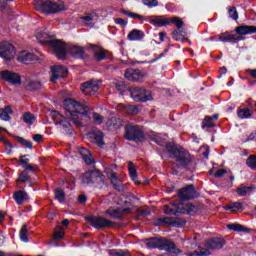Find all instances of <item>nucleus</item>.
<instances>
[{
  "label": "nucleus",
  "instance_id": "15",
  "mask_svg": "<svg viewBox=\"0 0 256 256\" xmlns=\"http://www.w3.org/2000/svg\"><path fill=\"white\" fill-rule=\"evenodd\" d=\"M178 197L181 201H189V199H195L197 197V191L193 185H189L178 192Z\"/></svg>",
  "mask_w": 256,
  "mask_h": 256
},
{
  "label": "nucleus",
  "instance_id": "18",
  "mask_svg": "<svg viewBox=\"0 0 256 256\" xmlns=\"http://www.w3.org/2000/svg\"><path fill=\"white\" fill-rule=\"evenodd\" d=\"M215 39L222 41V43H239V41H243V37L237 34H229L228 32L215 36Z\"/></svg>",
  "mask_w": 256,
  "mask_h": 256
},
{
  "label": "nucleus",
  "instance_id": "36",
  "mask_svg": "<svg viewBox=\"0 0 256 256\" xmlns=\"http://www.w3.org/2000/svg\"><path fill=\"white\" fill-rule=\"evenodd\" d=\"M253 113H255V111L249 108H239L237 112L239 119H249L250 117H253Z\"/></svg>",
  "mask_w": 256,
  "mask_h": 256
},
{
  "label": "nucleus",
  "instance_id": "23",
  "mask_svg": "<svg viewBox=\"0 0 256 256\" xmlns=\"http://www.w3.org/2000/svg\"><path fill=\"white\" fill-rule=\"evenodd\" d=\"M92 51L94 53V57L97 61H103V59H106L107 52L105 49L99 46L91 45Z\"/></svg>",
  "mask_w": 256,
  "mask_h": 256
},
{
  "label": "nucleus",
  "instance_id": "10",
  "mask_svg": "<svg viewBox=\"0 0 256 256\" xmlns=\"http://www.w3.org/2000/svg\"><path fill=\"white\" fill-rule=\"evenodd\" d=\"M117 165L112 164L108 167H105L104 173L107 175L108 179H110L112 185H114L115 189H118L121 187V180L119 179V176L117 175Z\"/></svg>",
  "mask_w": 256,
  "mask_h": 256
},
{
  "label": "nucleus",
  "instance_id": "49",
  "mask_svg": "<svg viewBox=\"0 0 256 256\" xmlns=\"http://www.w3.org/2000/svg\"><path fill=\"white\" fill-rule=\"evenodd\" d=\"M92 119L95 125H101V123H103V116H101L99 113H94L92 115Z\"/></svg>",
  "mask_w": 256,
  "mask_h": 256
},
{
  "label": "nucleus",
  "instance_id": "25",
  "mask_svg": "<svg viewBox=\"0 0 256 256\" xmlns=\"http://www.w3.org/2000/svg\"><path fill=\"white\" fill-rule=\"evenodd\" d=\"M24 85H25L26 89H28L29 91H35V90L41 88V82H39L33 78H26Z\"/></svg>",
  "mask_w": 256,
  "mask_h": 256
},
{
  "label": "nucleus",
  "instance_id": "11",
  "mask_svg": "<svg viewBox=\"0 0 256 256\" xmlns=\"http://www.w3.org/2000/svg\"><path fill=\"white\" fill-rule=\"evenodd\" d=\"M86 221H88L92 227H95V229H105V227H111V225H113V222L106 218L97 216H88L86 217Z\"/></svg>",
  "mask_w": 256,
  "mask_h": 256
},
{
  "label": "nucleus",
  "instance_id": "46",
  "mask_svg": "<svg viewBox=\"0 0 256 256\" xmlns=\"http://www.w3.org/2000/svg\"><path fill=\"white\" fill-rule=\"evenodd\" d=\"M18 143H20L21 145H24V147H26L27 149H33V143H31V141L26 140L24 138L18 137L17 138Z\"/></svg>",
  "mask_w": 256,
  "mask_h": 256
},
{
  "label": "nucleus",
  "instance_id": "48",
  "mask_svg": "<svg viewBox=\"0 0 256 256\" xmlns=\"http://www.w3.org/2000/svg\"><path fill=\"white\" fill-rule=\"evenodd\" d=\"M142 3L146 7H157L159 5V0H142Z\"/></svg>",
  "mask_w": 256,
  "mask_h": 256
},
{
  "label": "nucleus",
  "instance_id": "30",
  "mask_svg": "<svg viewBox=\"0 0 256 256\" xmlns=\"http://www.w3.org/2000/svg\"><path fill=\"white\" fill-rule=\"evenodd\" d=\"M79 153L84 159L86 165H92V163H95V160L93 159V156L91 155V152L89 150L85 148H80Z\"/></svg>",
  "mask_w": 256,
  "mask_h": 256
},
{
  "label": "nucleus",
  "instance_id": "1",
  "mask_svg": "<svg viewBox=\"0 0 256 256\" xmlns=\"http://www.w3.org/2000/svg\"><path fill=\"white\" fill-rule=\"evenodd\" d=\"M35 37L39 43L50 47L52 53L58 59H65L67 57V44L61 40L53 39L55 35L50 34L49 31L40 28L36 31Z\"/></svg>",
  "mask_w": 256,
  "mask_h": 256
},
{
  "label": "nucleus",
  "instance_id": "5",
  "mask_svg": "<svg viewBox=\"0 0 256 256\" xmlns=\"http://www.w3.org/2000/svg\"><path fill=\"white\" fill-rule=\"evenodd\" d=\"M185 212L189 213V215H193V213H197V207L191 203H186L185 205L172 203L164 206V213H166V215H177V213Z\"/></svg>",
  "mask_w": 256,
  "mask_h": 256
},
{
  "label": "nucleus",
  "instance_id": "59",
  "mask_svg": "<svg viewBox=\"0 0 256 256\" xmlns=\"http://www.w3.org/2000/svg\"><path fill=\"white\" fill-rule=\"evenodd\" d=\"M94 17H95V16H94L93 14H89V15H86V16L82 17V19H83L84 21H87V22L89 23V22L93 21V18H94Z\"/></svg>",
  "mask_w": 256,
  "mask_h": 256
},
{
  "label": "nucleus",
  "instance_id": "22",
  "mask_svg": "<svg viewBox=\"0 0 256 256\" xmlns=\"http://www.w3.org/2000/svg\"><path fill=\"white\" fill-rule=\"evenodd\" d=\"M125 79L128 81H141L143 79V74H141V70L128 69L124 74Z\"/></svg>",
  "mask_w": 256,
  "mask_h": 256
},
{
  "label": "nucleus",
  "instance_id": "3",
  "mask_svg": "<svg viewBox=\"0 0 256 256\" xmlns=\"http://www.w3.org/2000/svg\"><path fill=\"white\" fill-rule=\"evenodd\" d=\"M148 249H160L161 251H169L170 253H181V250L175 246V243L161 238H150L146 241Z\"/></svg>",
  "mask_w": 256,
  "mask_h": 256
},
{
  "label": "nucleus",
  "instance_id": "38",
  "mask_svg": "<svg viewBox=\"0 0 256 256\" xmlns=\"http://www.w3.org/2000/svg\"><path fill=\"white\" fill-rule=\"evenodd\" d=\"M20 240L23 243H29V230H27V225H23L19 232Z\"/></svg>",
  "mask_w": 256,
  "mask_h": 256
},
{
  "label": "nucleus",
  "instance_id": "56",
  "mask_svg": "<svg viewBox=\"0 0 256 256\" xmlns=\"http://www.w3.org/2000/svg\"><path fill=\"white\" fill-rule=\"evenodd\" d=\"M25 171H37V165L28 164L24 166Z\"/></svg>",
  "mask_w": 256,
  "mask_h": 256
},
{
  "label": "nucleus",
  "instance_id": "8",
  "mask_svg": "<svg viewBox=\"0 0 256 256\" xmlns=\"http://www.w3.org/2000/svg\"><path fill=\"white\" fill-rule=\"evenodd\" d=\"M130 97H132L134 101H143L144 103L153 101V94L145 88H131Z\"/></svg>",
  "mask_w": 256,
  "mask_h": 256
},
{
  "label": "nucleus",
  "instance_id": "61",
  "mask_svg": "<svg viewBox=\"0 0 256 256\" xmlns=\"http://www.w3.org/2000/svg\"><path fill=\"white\" fill-rule=\"evenodd\" d=\"M130 17L132 19H143V15H139V14L133 13V12H131Z\"/></svg>",
  "mask_w": 256,
  "mask_h": 256
},
{
  "label": "nucleus",
  "instance_id": "26",
  "mask_svg": "<svg viewBox=\"0 0 256 256\" xmlns=\"http://www.w3.org/2000/svg\"><path fill=\"white\" fill-rule=\"evenodd\" d=\"M145 37V33L139 29H133L129 32L127 38L129 41H141Z\"/></svg>",
  "mask_w": 256,
  "mask_h": 256
},
{
  "label": "nucleus",
  "instance_id": "34",
  "mask_svg": "<svg viewBox=\"0 0 256 256\" xmlns=\"http://www.w3.org/2000/svg\"><path fill=\"white\" fill-rule=\"evenodd\" d=\"M31 182V174H29V171L27 170H23L22 172H20V174L18 175V178L16 179V183H29Z\"/></svg>",
  "mask_w": 256,
  "mask_h": 256
},
{
  "label": "nucleus",
  "instance_id": "47",
  "mask_svg": "<svg viewBox=\"0 0 256 256\" xmlns=\"http://www.w3.org/2000/svg\"><path fill=\"white\" fill-rule=\"evenodd\" d=\"M94 143H96L98 147H103V133H99L94 136Z\"/></svg>",
  "mask_w": 256,
  "mask_h": 256
},
{
  "label": "nucleus",
  "instance_id": "63",
  "mask_svg": "<svg viewBox=\"0 0 256 256\" xmlns=\"http://www.w3.org/2000/svg\"><path fill=\"white\" fill-rule=\"evenodd\" d=\"M247 73H249L250 76L256 79V69H248Z\"/></svg>",
  "mask_w": 256,
  "mask_h": 256
},
{
  "label": "nucleus",
  "instance_id": "31",
  "mask_svg": "<svg viewBox=\"0 0 256 256\" xmlns=\"http://www.w3.org/2000/svg\"><path fill=\"white\" fill-rule=\"evenodd\" d=\"M13 114V109L11 106H6L4 109L0 108V119L2 121H11V116Z\"/></svg>",
  "mask_w": 256,
  "mask_h": 256
},
{
  "label": "nucleus",
  "instance_id": "27",
  "mask_svg": "<svg viewBox=\"0 0 256 256\" xmlns=\"http://www.w3.org/2000/svg\"><path fill=\"white\" fill-rule=\"evenodd\" d=\"M223 245H225V240L221 238H213L207 243L209 249H222Z\"/></svg>",
  "mask_w": 256,
  "mask_h": 256
},
{
  "label": "nucleus",
  "instance_id": "40",
  "mask_svg": "<svg viewBox=\"0 0 256 256\" xmlns=\"http://www.w3.org/2000/svg\"><path fill=\"white\" fill-rule=\"evenodd\" d=\"M183 31L181 30H174L172 33V37L175 41H181L182 43H184L185 38L183 37Z\"/></svg>",
  "mask_w": 256,
  "mask_h": 256
},
{
  "label": "nucleus",
  "instance_id": "43",
  "mask_svg": "<svg viewBox=\"0 0 256 256\" xmlns=\"http://www.w3.org/2000/svg\"><path fill=\"white\" fill-rule=\"evenodd\" d=\"M54 193H55V198L60 203H63V201H65V192L62 189H56Z\"/></svg>",
  "mask_w": 256,
  "mask_h": 256
},
{
  "label": "nucleus",
  "instance_id": "35",
  "mask_svg": "<svg viewBox=\"0 0 256 256\" xmlns=\"http://www.w3.org/2000/svg\"><path fill=\"white\" fill-rule=\"evenodd\" d=\"M253 191H255V187H251V186H240L239 188L236 189V193L240 196V197H245V195H251V193H253Z\"/></svg>",
  "mask_w": 256,
  "mask_h": 256
},
{
  "label": "nucleus",
  "instance_id": "6",
  "mask_svg": "<svg viewBox=\"0 0 256 256\" xmlns=\"http://www.w3.org/2000/svg\"><path fill=\"white\" fill-rule=\"evenodd\" d=\"M84 185H94V187L101 188L105 185V176L99 170L88 171L82 178Z\"/></svg>",
  "mask_w": 256,
  "mask_h": 256
},
{
  "label": "nucleus",
  "instance_id": "51",
  "mask_svg": "<svg viewBox=\"0 0 256 256\" xmlns=\"http://www.w3.org/2000/svg\"><path fill=\"white\" fill-rule=\"evenodd\" d=\"M114 23H116V25H120V27H122V29H125L127 27L128 21L123 18H116L114 20Z\"/></svg>",
  "mask_w": 256,
  "mask_h": 256
},
{
  "label": "nucleus",
  "instance_id": "44",
  "mask_svg": "<svg viewBox=\"0 0 256 256\" xmlns=\"http://www.w3.org/2000/svg\"><path fill=\"white\" fill-rule=\"evenodd\" d=\"M228 15L234 21H237V19H239V13H237V8L235 7H230L228 9Z\"/></svg>",
  "mask_w": 256,
  "mask_h": 256
},
{
  "label": "nucleus",
  "instance_id": "12",
  "mask_svg": "<svg viewBox=\"0 0 256 256\" xmlns=\"http://www.w3.org/2000/svg\"><path fill=\"white\" fill-rule=\"evenodd\" d=\"M0 57L6 61H11L15 57V47L9 42L0 43Z\"/></svg>",
  "mask_w": 256,
  "mask_h": 256
},
{
  "label": "nucleus",
  "instance_id": "37",
  "mask_svg": "<svg viewBox=\"0 0 256 256\" xmlns=\"http://www.w3.org/2000/svg\"><path fill=\"white\" fill-rule=\"evenodd\" d=\"M225 211H231L235 213L241 209H243V204L241 202H234L232 204L224 206Z\"/></svg>",
  "mask_w": 256,
  "mask_h": 256
},
{
  "label": "nucleus",
  "instance_id": "16",
  "mask_svg": "<svg viewBox=\"0 0 256 256\" xmlns=\"http://www.w3.org/2000/svg\"><path fill=\"white\" fill-rule=\"evenodd\" d=\"M100 87L101 84L98 81H88L82 84L81 91L84 95H95Z\"/></svg>",
  "mask_w": 256,
  "mask_h": 256
},
{
  "label": "nucleus",
  "instance_id": "64",
  "mask_svg": "<svg viewBox=\"0 0 256 256\" xmlns=\"http://www.w3.org/2000/svg\"><path fill=\"white\" fill-rule=\"evenodd\" d=\"M7 7V2L5 0H0V11H3Z\"/></svg>",
  "mask_w": 256,
  "mask_h": 256
},
{
  "label": "nucleus",
  "instance_id": "14",
  "mask_svg": "<svg viewBox=\"0 0 256 256\" xmlns=\"http://www.w3.org/2000/svg\"><path fill=\"white\" fill-rule=\"evenodd\" d=\"M51 117L55 123V125H60V127H63V129H69L71 127V121L69 118H66L62 114L59 113V111H52Z\"/></svg>",
  "mask_w": 256,
  "mask_h": 256
},
{
  "label": "nucleus",
  "instance_id": "58",
  "mask_svg": "<svg viewBox=\"0 0 256 256\" xmlns=\"http://www.w3.org/2000/svg\"><path fill=\"white\" fill-rule=\"evenodd\" d=\"M106 213L111 217H114V219L119 218V214L117 213L116 210H106Z\"/></svg>",
  "mask_w": 256,
  "mask_h": 256
},
{
  "label": "nucleus",
  "instance_id": "52",
  "mask_svg": "<svg viewBox=\"0 0 256 256\" xmlns=\"http://www.w3.org/2000/svg\"><path fill=\"white\" fill-rule=\"evenodd\" d=\"M63 235H65V232H63V228L62 227H58L55 230V239H63Z\"/></svg>",
  "mask_w": 256,
  "mask_h": 256
},
{
  "label": "nucleus",
  "instance_id": "29",
  "mask_svg": "<svg viewBox=\"0 0 256 256\" xmlns=\"http://www.w3.org/2000/svg\"><path fill=\"white\" fill-rule=\"evenodd\" d=\"M108 129H120L123 127V121L118 117H112L106 122Z\"/></svg>",
  "mask_w": 256,
  "mask_h": 256
},
{
  "label": "nucleus",
  "instance_id": "45",
  "mask_svg": "<svg viewBox=\"0 0 256 256\" xmlns=\"http://www.w3.org/2000/svg\"><path fill=\"white\" fill-rule=\"evenodd\" d=\"M205 127L207 128L215 127V123H213L212 117L208 116L204 119L202 128L205 129Z\"/></svg>",
  "mask_w": 256,
  "mask_h": 256
},
{
  "label": "nucleus",
  "instance_id": "55",
  "mask_svg": "<svg viewBox=\"0 0 256 256\" xmlns=\"http://www.w3.org/2000/svg\"><path fill=\"white\" fill-rule=\"evenodd\" d=\"M29 163V158H27V156H21L20 157V165H22L23 169L24 167H27V165Z\"/></svg>",
  "mask_w": 256,
  "mask_h": 256
},
{
  "label": "nucleus",
  "instance_id": "13",
  "mask_svg": "<svg viewBox=\"0 0 256 256\" xmlns=\"http://www.w3.org/2000/svg\"><path fill=\"white\" fill-rule=\"evenodd\" d=\"M0 77L11 85H21V75H19L18 73L4 70L0 72Z\"/></svg>",
  "mask_w": 256,
  "mask_h": 256
},
{
  "label": "nucleus",
  "instance_id": "42",
  "mask_svg": "<svg viewBox=\"0 0 256 256\" xmlns=\"http://www.w3.org/2000/svg\"><path fill=\"white\" fill-rule=\"evenodd\" d=\"M247 167H250V169H256V156L251 155L246 160Z\"/></svg>",
  "mask_w": 256,
  "mask_h": 256
},
{
  "label": "nucleus",
  "instance_id": "28",
  "mask_svg": "<svg viewBox=\"0 0 256 256\" xmlns=\"http://www.w3.org/2000/svg\"><path fill=\"white\" fill-rule=\"evenodd\" d=\"M28 199L29 196L26 192L22 190L14 192V200L16 201L17 205H23V203H25V201H27Z\"/></svg>",
  "mask_w": 256,
  "mask_h": 256
},
{
  "label": "nucleus",
  "instance_id": "39",
  "mask_svg": "<svg viewBox=\"0 0 256 256\" xmlns=\"http://www.w3.org/2000/svg\"><path fill=\"white\" fill-rule=\"evenodd\" d=\"M23 121L28 125H33L35 123V116H33V114L30 112H26L23 114Z\"/></svg>",
  "mask_w": 256,
  "mask_h": 256
},
{
  "label": "nucleus",
  "instance_id": "7",
  "mask_svg": "<svg viewBox=\"0 0 256 256\" xmlns=\"http://www.w3.org/2000/svg\"><path fill=\"white\" fill-rule=\"evenodd\" d=\"M166 150L168 153H171L173 157H176L181 165H189V163L193 161V157H191L190 153L183 151V149H178L177 146L171 143L166 144Z\"/></svg>",
  "mask_w": 256,
  "mask_h": 256
},
{
  "label": "nucleus",
  "instance_id": "21",
  "mask_svg": "<svg viewBox=\"0 0 256 256\" xmlns=\"http://www.w3.org/2000/svg\"><path fill=\"white\" fill-rule=\"evenodd\" d=\"M235 31L238 37H243V35H253V33H256V26L241 25L236 27Z\"/></svg>",
  "mask_w": 256,
  "mask_h": 256
},
{
  "label": "nucleus",
  "instance_id": "60",
  "mask_svg": "<svg viewBox=\"0 0 256 256\" xmlns=\"http://www.w3.org/2000/svg\"><path fill=\"white\" fill-rule=\"evenodd\" d=\"M86 201H87V196H85V195H80V196H78V202H79V203L83 204V203H85Z\"/></svg>",
  "mask_w": 256,
  "mask_h": 256
},
{
  "label": "nucleus",
  "instance_id": "62",
  "mask_svg": "<svg viewBox=\"0 0 256 256\" xmlns=\"http://www.w3.org/2000/svg\"><path fill=\"white\" fill-rule=\"evenodd\" d=\"M33 139H34V141H36V143H39L42 141L43 136H41V134H35Z\"/></svg>",
  "mask_w": 256,
  "mask_h": 256
},
{
  "label": "nucleus",
  "instance_id": "53",
  "mask_svg": "<svg viewBox=\"0 0 256 256\" xmlns=\"http://www.w3.org/2000/svg\"><path fill=\"white\" fill-rule=\"evenodd\" d=\"M211 255V252L209 250H201L200 252H194L192 254H189L188 256H209Z\"/></svg>",
  "mask_w": 256,
  "mask_h": 256
},
{
  "label": "nucleus",
  "instance_id": "4",
  "mask_svg": "<svg viewBox=\"0 0 256 256\" xmlns=\"http://www.w3.org/2000/svg\"><path fill=\"white\" fill-rule=\"evenodd\" d=\"M37 5L39 10L42 11V13H46V15L65 11V3H63V1L38 0Z\"/></svg>",
  "mask_w": 256,
  "mask_h": 256
},
{
  "label": "nucleus",
  "instance_id": "20",
  "mask_svg": "<svg viewBox=\"0 0 256 256\" xmlns=\"http://www.w3.org/2000/svg\"><path fill=\"white\" fill-rule=\"evenodd\" d=\"M18 61L20 63H35L39 61V57L31 52L22 51L18 54Z\"/></svg>",
  "mask_w": 256,
  "mask_h": 256
},
{
  "label": "nucleus",
  "instance_id": "24",
  "mask_svg": "<svg viewBox=\"0 0 256 256\" xmlns=\"http://www.w3.org/2000/svg\"><path fill=\"white\" fill-rule=\"evenodd\" d=\"M70 55L72 57H75L76 59H81V57H83V55H85V48L81 47V46H70L68 49Z\"/></svg>",
  "mask_w": 256,
  "mask_h": 256
},
{
  "label": "nucleus",
  "instance_id": "57",
  "mask_svg": "<svg viewBox=\"0 0 256 256\" xmlns=\"http://www.w3.org/2000/svg\"><path fill=\"white\" fill-rule=\"evenodd\" d=\"M225 173H227V170L225 169H219L216 171V173L214 174V177H223L225 175Z\"/></svg>",
  "mask_w": 256,
  "mask_h": 256
},
{
  "label": "nucleus",
  "instance_id": "9",
  "mask_svg": "<svg viewBox=\"0 0 256 256\" xmlns=\"http://www.w3.org/2000/svg\"><path fill=\"white\" fill-rule=\"evenodd\" d=\"M125 139L128 141H139V139H143V131L137 125L128 124L125 127Z\"/></svg>",
  "mask_w": 256,
  "mask_h": 256
},
{
  "label": "nucleus",
  "instance_id": "54",
  "mask_svg": "<svg viewBox=\"0 0 256 256\" xmlns=\"http://www.w3.org/2000/svg\"><path fill=\"white\" fill-rule=\"evenodd\" d=\"M161 224H165V225H173L175 223V218H171V217H166L164 219H161Z\"/></svg>",
  "mask_w": 256,
  "mask_h": 256
},
{
  "label": "nucleus",
  "instance_id": "19",
  "mask_svg": "<svg viewBox=\"0 0 256 256\" xmlns=\"http://www.w3.org/2000/svg\"><path fill=\"white\" fill-rule=\"evenodd\" d=\"M116 110L124 115H137L139 113V107L134 105L117 104Z\"/></svg>",
  "mask_w": 256,
  "mask_h": 256
},
{
  "label": "nucleus",
  "instance_id": "33",
  "mask_svg": "<svg viewBox=\"0 0 256 256\" xmlns=\"http://www.w3.org/2000/svg\"><path fill=\"white\" fill-rule=\"evenodd\" d=\"M150 23H152V25H156L157 27H165L169 25V18L159 16L154 19H151Z\"/></svg>",
  "mask_w": 256,
  "mask_h": 256
},
{
  "label": "nucleus",
  "instance_id": "17",
  "mask_svg": "<svg viewBox=\"0 0 256 256\" xmlns=\"http://www.w3.org/2000/svg\"><path fill=\"white\" fill-rule=\"evenodd\" d=\"M51 79L50 81L52 83H55V81H57V79H61V77H67V68L65 66H61V65H55L51 67Z\"/></svg>",
  "mask_w": 256,
  "mask_h": 256
},
{
  "label": "nucleus",
  "instance_id": "41",
  "mask_svg": "<svg viewBox=\"0 0 256 256\" xmlns=\"http://www.w3.org/2000/svg\"><path fill=\"white\" fill-rule=\"evenodd\" d=\"M171 23H174L178 30L184 25L183 20H181L179 17L169 18V25H171Z\"/></svg>",
  "mask_w": 256,
  "mask_h": 256
},
{
  "label": "nucleus",
  "instance_id": "50",
  "mask_svg": "<svg viewBox=\"0 0 256 256\" xmlns=\"http://www.w3.org/2000/svg\"><path fill=\"white\" fill-rule=\"evenodd\" d=\"M227 227L232 231H245V227L240 224H228Z\"/></svg>",
  "mask_w": 256,
  "mask_h": 256
},
{
  "label": "nucleus",
  "instance_id": "2",
  "mask_svg": "<svg viewBox=\"0 0 256 256\" xmlns=\"http://www.w3.org/2000/svg\"><path fill=\"white\" fill-rule=\"evenodd\" d=\"M63 105H64L65 111L69 113L74 123H78L75 117H77L78 119H81V117H87V114L89 113V108H87V106L71 98L65 99Z\"/></svg>",
  "mask_w": 256,
  "mask_h": 256
},
{
  "label": "nucleus",
  "instance_id": "32",
  "mask_svg": "<svg viewBox=\"0 0 256 256\" xmlns=\"http://www.w3.org/2000/svg\"><path fill=\"white\" fill-rule=\"evenodd\" d=\"M128 171L132 181H134L136 185H139L141 182H139V178L137 176V169L135 168V164H133V162L128 163Z\"/></svg>",
  "mask_w": 256,
  "mask_h": 256
}]
</instances>
